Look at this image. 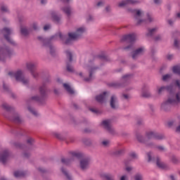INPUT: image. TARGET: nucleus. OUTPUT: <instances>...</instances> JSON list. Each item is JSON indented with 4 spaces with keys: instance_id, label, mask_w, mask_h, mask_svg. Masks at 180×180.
Here are the masks:
<instances>
[{
    "instance_id": "72a5a7b5",
    "label": "nucleus",
    "mask_w": 180,
    "mask_h": 180,
    "mask_svg": "<svg viewBox=\"0 0 180 180\" xmlns=\"http://www.w3.org/2000/svg\"><path fill=\"white\" fill-rule=\"evenodd\" d=\"M67 70L68 71H70V72H72V71H74V68H72V66H70V65H67Z\"/></svg>"
},
{
    "instance_id": "f8f14e48",
    "label": "nucleus",
    "mask_w": 180,
    "mask_h": 180,
    "mask_svg": "<svg viewBox=\"0 0 180 180\" xmlns=\"http://www.w3.org/2000/svg\"><path fill=\"white\" fill-rule=\"evenodd\" d=\"M9 158V153L8 150H4L1 153H0V162H3V164H5L6 161H8V159Z\"/></svg>"
},
{
    "instance_id": "603ef678",
    "label": "nucleus",
    "mask_w": 180,
    "mask_h": 180,
    "mask_svg": "<svg viewBox=\"0 0 180 180\" xmlns=\"http://www.w3.org/2000/svg\"><path fill=\"white\" fill-rule=\"evenodd\" d=\"M142 96L144 98H148V96H150V94H146V93H143Z\"/></svg>"
},
{
    "instance_id": "e433bc0d",
    "label": "nucleus",
    "mask_w": 180,
    "mask_h": 180,
    "mask_svg": "<svg viewBox=\"0 0 180 180\" xmlns=\"http://www.w3.org/2000/svg\"><path fill=\"white\" fill-rule=\"evenodd\" d=\"M169 127H171L172 126H174V124H175V121H169L168 123H167Z\"/></svg>"
},
{
    "instance_id": "0eeeda50",
    "label": "nucleus",
    "mask_w": 180,
    "mask_h": 180,
    "mask_svg": "<svg viewBox=\"0 0 180 180\" xmlns=\"http://www.w3.org/2000/svg\"><path fill=\"white\" fill-rule=\"evenodd\" d=\"M147 157H148V161L150 162L153 161V162L155 161L156 165L159 167V168H164V163H162L160 160V158H157L155 160L153 158V154L151 153H147Z\"/></svg>"
},
{
    "instance_id": "09e8293b",
    "label": "nucleus",
    "mask_w": 180,
    "mask_h": 180,
    "mask_svg": "<svg viewBox=\"0 0 180 180\" xmlns=\"http://www.w3.org/2000/svg\"><path fill=\"white\" fill-rule=\"evenodd\" d=\"M50 27H51L50 25H45L44 27V30H49V29H50Z\"/></svg>"
},
{
    "instance_id": "13d9d810",
    "label": "nucleus",
    "mask_w": 180,
    "mask_h": 180,
    "mask_svg": "<svg viewBox=\"0 0 180 180\" xmlns=\"http://www.w3.org/2000/svg\"><path fill=\"white\" fill-rule=\"evenodd\" d=\"M124 98H125V99H129V95L124 94Z\"/></svg>"
},
{
    "instance_id": "423d86ee",
    "label": "nucleus",
    "mask_w": 180,
    "mask_h": 180,
    "mask_svg": "<svg viewBox=\"0 0 180 180\" xmlns=\"http://www.w3.org/2000/svg\"><path fill=\"white\" fill-rule=\"evenodd\" d=\"M165 91L172 92V91H174V84H172L169 86H158L156 88V92L158 95H161V94L164 93Z\"/></svg>"
},
{
    "instance_id": "393cba45",
    "label": "nucleus",
    "mask_w": 180,
    "mask_h": 180,
    "mask_svg": "<svg viewBox=\"0 0 180 180\" xmlns=\"http://www.w3.org/2000/svg\"><path fill=\"white\" fill-rule=\"evenodd\" d=\"M62 172H63L68 180H72V176H71V174L68 173L67 171H65L64 169H62Z\"/></svg>"
},
{
    "instance_id": "de8ad7c7",
    "label": "nucleus",
    "mask_w": 180,
    "mask_h": 180,
    "mask_svg": "<svg viewBox=\"0 0 180 180\" xmlns=\"http://www.w3.org/2000/svg\"><path fill=\"white\" fill-rule=\"evenodd\" d=\"M110 9H111L110 6H107L105 7V12H110Z\"/></svg>"
},
{
    "instance_id": "6e6552de",
    "label": "nucleus",
    "mask_w": 180,
    "mask_h": 180,
    "mask_svg": "<svg viewBox=\"0 0 180 180\" xmlns=\"http://www.w3.org/2000/svg\"><path fill=\"white\" fill-rule=\"evenodd\" d=\"M147 139H155V140H162L164 135L157 134L154 131H149L146 134Z\"/></svg>"
},
{
    "instance_id": "ddd939ff",
    "label": "nucleus",
    "mask_w": 180,
    "mask_h": 180,
    "mask_svg": "<svg viewBox=\"0 0 180 180\" xmlns=\"http://www.w3.org/2000/svg\"><path fill=\"white\" fill-rule=\"evenodd\" d=\"M106 99H108V92H104L103 94L96 97V101H97V102H100L101 103L105 102Z\"/></svg>"
},
{
    "instance_id": "338daca9",
    "label": "nucleus",
    "mask_w": 180,
    "mask_h": 180,
    "mask_svg": "<svg viewBox=\"0 0 180 180\" xmlns=\"http://www.w3.org/2000/svg\"><path fill=\"white\" fill-rule=\"evenodd\" d=\"M172 162H176V159H173V160H172Z\"/></svg>"
},
{
    "instance_id": "bf43d9fd",
    "label": "nucleus",
    "mask_w": 180,
    "mask_h": 180,
    "mask_svg": "<svg viewBox=\"0 0 180 180\" xmlns=\"http://www.w3.org/2000/svg\"><path fill=\"white\" fill-rule=\"evenodd\" d=\"M54 20H56V22H58V17L55 16L53 17Z\"/></svg>"
},
{
    "instance_id": "a18cd8bd",
    "label": "nucleus",
    "mask_w": 180,
    "mask_h": 180,
    "mask_svg": "<svg viewBox=\"0 0 180 180\" xmlns=\"http://www.w3.org/2000/svg\"><path fill=\"white\" fill-rule=\"evenodd\" d=\"M137 140H139V141H141V143H143V136L139 135L137 136Z\"/></svg>"
},
{
    "instance_id": "2f4dec72",
    "label": "nucleus",
    "mask_w": 180,
    "mask_h": 180,
    "mask_svg": "<svg viewBox=\"0 0 180 180\" xmlns=\"http://www.w3.org/2000/svg\"><path fill=\"white\" fill-rule=\"evenodd\" d=\"M2 108L6 110H11V106H9L8 104H3Z\"/></svg>"
},
{
    "instance_id": "5fc2aeb1",
    "label": "nucleus",
    "mask_w": 180,
    "mask_h": 180,
    "mask_svg": "<svg viewBox=\"0 0 180 180\" xmlns=\"http://www.w3.org/2000/svg\"><path fill=\"white\" fill-rule=\"evenodd\" d=\"M168 23H169V25H173L174 20H169Z\"/></svg>"
},
{
    "instance_id": "9b49d317",
    "label": "nucleus",
    "mask_w": 180,
    "mask_h": 180,
    "mask_svg": "<svg viewBox=\"0 0 180 180\" xmlns=\"http://www.w3.org/2000/svg\"><path fill=\"white\" fill-rule=\"evenodd\" d=\"M26 65H27V70L30 71L34 78H36V77H37L38 75L37 72H36V70H34V68H36V65L33 63H27Z\"/></svg>"
},
{
    "instance_id": "864d4df0",
    "label": "nucleus",
    "mask_w": 180,
    "mask_h": 180,
    "mask_svg": "<svg viewBox=\"0 0 180 180\" xmlns=\"http://www.w3.org/2000/svg\"><path fill=\"white\" fill-rule=\"evenodd\" d=\"M132 168L131 167H128L126 168V171H127L128 172H130V171H131Z\"/></svg>"
},
{
    "instance_id": "aec40b11",
    "label": "nucleus",
    "mask_w": 180,
    "mask_h": 180,
    "mask_svg": "<svg viewBox=\"0 0 180 180\" xmlns=\"http://www.w3.org/2000/svg\"><path fill=\"white\" fill-rule=\"evenodd\" d=\"M134 0H125V1H122L121 2H120L118 4V6L120 8H123V6H125V5H127V4H134Z\"/></svg>"
},
{
    "instance_id": "8fccbe9b",
    "label": "nucleus",
    "mask_w": 180,
    "mask_h": 180,
    "mask_svg": "<svg viewBox=\"0 0 180 180\" xmlns=\"http://www.w3.org/2000/svg\"><path fill=\"white\" fill-rule=\"evenodd\" d=\"M179 44V41H178V39H175L174 40V46L176 47H178V44Z\"/></svg>"
},
{
    "instance_id": "58836bf2",
    "label": "nucleus",
    "mask_w": 180,
    "mask_h": 180,
    "mask_svg": "<svg viewBox=\"0 0 180 180\" xmlns=\"http://www.w3.org/2000/svg\"><path fill=\"white\" fill-rule=\"evenodd\" d=\"M33 141H34L33 139H32V138H30V139H28L27 140V143L28 144H32V143H33Z\"/></svg>"
},
{
    "instance_id": "3c124183",
    "label": "nucleus",
    "mask_w": 180,
    "mask_h": 180,
    "mask_svg": "<svg viewBox=\"0 0 180 180\" xmlns=\"http://www.w3.org/2000/svg\"><path fill=\"white\" fill-rule=\"evenodd\" d=\"M29 110L31 111L32 115H34L35 116H36V115H37V112L34 110H30V108Z\"/></svg>"
},
{
    "instance_id": "6ab92c4d",
    "label": "nucleus",
    "mask_w": 180,
    "mask_h": 180,
    "mask_svg": "<svg viewBox=\"0 0 180 180\" xmlns=\"http://www.w3.org/2000/svg\"><path fill=\"white\" fill-rule=\"evenodd\" d=\"M10 120L15 122V123H20L22 122V118L20 117V115H19V113H15L13 117L10 118Z\"/></svg>"
},
{
    "instance_id": "a878e982",
    "label": "nucleus",
    "mask_w": 180,
    "mask_h": 180,
    "mask_svg": "<svg viewBox=\"0 0 180 180\" xmlns=\"http://www.w3.org/2000/svg\"><path fill=\"white\" fill-rule=\"evenodd\" d=\"M14 176H15V178H20V176H23V172L19 171L15 172Z\"/></svg>"
},
{
    "instance_id": "dca6fc26",
    "label": "nucleus",
    "mask_w": 180,
    "mask_h": 180,
    "mask_svg": "<svg viewBox=\"0 0 180 180\" xmlns=\"http://www.w3.org/2000/svg\"><path fill=\"white\" fill-rule=\"evenodd\" d=\"M62 11H63L64 13H65L67 16H70V15L74 13V10L70 6H65L62 8Z\"/></svg>"
},
{
    "instance_id": "2eb2a0df",
    "label": "nucleus",
    "mask_w": 180,
    "mask_h": 180,
    "mask_svg": "<svg viewBox=\"0 0 180 180\" xmlns=\"http://www.w3.org/2000/svg\"><path fill=\"white\" fill-rule=\"evenodd\" d=\"M145 49L143 47L139 48L136 49L132 54V58H136V57H139V56H141L143 53H144Z\"/></svg>"
},
{
    "instance_id": "c756f323",
    "label": "nucleus",
    "mask_w": 180,
    "mask_h": 180,
    "mask_svg": "<svg viewBox=\"0 0 180 180\" xmlns=\"http://www.w3.org/2000/svg\"><path fill=\"white\" fill-rule=\"evenodd\" d=\"M65 53L68 58H69V61H72L71 52L70 51H67Z\"/></svg>"
},
{
    "instance_id": "37998d69",
    "label": "nucleus",
    "mask_w": 180,
    "mask_h": 180,
    "mask_svg": "<svg viewBox=\"0 0 180 180\" xmlns=\"http://www.w3.org/2000/svg\"><path fill=\"white\" fill-rule=\"evenodd\" d=\"M32 28L34 29V30H37V23L34 22L32 24Z\"/></svg>"
},
{
    "instance_id": "7c9ffc66",
    "label": "nucleus",
    "mask_w": 180,
    "mask_h": 180,
    "mask_svg": "<svg viewBox=\"0 0 180 180\" xmlns=\"http://www.w3.org/2000/svg\"><path fill=\"white\" fill-rule=\"evenodd\" d=\"M171 78V75H165L162 77V79L163 81H168V79H169Z\"/></svg>"
},
{
    "instance_id": "9d476101",
    "label": "nucleus",
    "mask_w": 180,
    "mask_h": 180,
    "mask_svg": "<svg viewBox=\"0 0 180 180\" xmlns=\"http://www.w3.org/2000/svg\"><path fill=\"white\" fill-rule=\"evenodd\" d=\"M9 56H11V52H9V50L6 49H0V60L1 61H5V59L8 58Z\"/></svg>"
},
{
    "instance_id": "f03ea898",
    "label": "nucleus",
    "mask_w": 180,
    "mask_h": 180,
    "mask_svg": "<svg viewBox=\"0 0 180 180\" xmlns=\"http://www.w3.org/2000/svg\"><path fill=\"white\" fill-rule=\"evenodd\" d=\"M178 103H180L179 93L176 96H170L167 99L165 100L160 105V109L167 112L171 109L172 105H178Z\"/></svg>"
},
{
    "instance_id": "69168bd1",
    "label": "nucleus",
    "mask_w": 180,
    "mask_h": 180,
    "mask_svg": "<svg viewBox=\"0 0 180 180\" xmlns=\"http://www.w3.org/2000/svg\"><path fill=\"white\" fill-rule=\"evenodd\" d=\"M89 18H89V20H92V19H94V17H92V16H91V15L89 16Z\"/></svg>"
},
{
    "instance_id": "bb28decb",
    "label": "nucleus",
    "mask_w": 180,
    "mask_h": 180,
    "mask_svg": "<svg viewBox=\"0 0 180 180\" xmlns=\"http://www.w3.org/2000/svg\"><path fill=\"white\" fill-rule=\"evenodd\" d=\"M29 33V31L25 27L21 28V34H23V36H26Z\"/></svg>"
},
{
    "instance_id": "39448f33",
    "label": "nucleus",
    "mask_w": 180,
    "mask_h": 180,
    "mask_svg": "<svg viewBox=\"0 0 180 180\" xmlns=\"http://www.w3.org/2000/svg\"><path fill=\"white\" fill-rule=\"evenodd\" d=\"M9 75L11 77H15L17 81H20L22 82V84H27V82H29V80L25 79V78H23V75L20 70H18L16 72H9Z\"/></svg>"
},
{
    "instance_id": "412c9836",
    "label": "nucleus",
    "mask_w": 180,
    "mask_h": 180,
    "mask_svg": "<svg viewBox=\"0 0 180 180\" xmlns=\"http://www.w3.org/2000/svg\"><path fill=\"white\" fill-rule=\"evenodd\" d=\"M101 126H103V127H104V129L109 130L110 129V120L103 121L101 123Z\"/></svg>"
},
{
    "instance_id": "473e14b6",
    "label": "nucleus",
    "mask_w": 180,
    "mask_h": 180,
    "mask_svg": "<svg viewBox=\"0 0 180 180\" xmlns=\"http://www.w3.org/2000/svg\"><path fill=\"white\" fill-rule=\"evenodd\" d=\"M103 5H105V1H100L97 3V6L98 8H101V6H103Z\"/></svg>"
},
{
    "instance_id": "cd10ccee",
    "label": "nucleus",
    "mask_w": 180,
    "mask_h": 180,
    "mask_svg": "<svg viewBox=\"0 0 180 180\" xmlns=\"http://www.w3.org/2000/svg\"><path fill=\"white\" fill-rule=\"evenodd\" d=\"M101 144L104 146V147H108V146H109L110 144V141H109V140H104L101 142Z\"/></svg>"
},
{
    "instance_id": "1a4fd4ad",
    "label": "nucleus",
    "mask_w": 180,
    "mask_h": 180,
    "mask_svg": "<svg viewBox=\"0 0 180 180\" xmlns=\"http://www.w3.org/2000/svg\"><path fill=\"white\" fill-rule=\"evenodd\" d=\"M3 33L4 34L5 39L8 41V43H11V44H15V41L12 39L11 37H9V34L12 33V30L9 28H4L3 30Z\"/></svg>"
},
{
    "instance_id": "f257e3e1",
    "label": "nucleus",
    "mask_w": 180,
    "mask_h": 180,
    "mask_svg": "<svg viewBox=\"0 0 180 180\" xmlns=\"http://www.w3.org/2000/svg\"><path fill=\"white\" fill-rule=\"evenodd\" d=\"M85 32H86V28H85V27H79L77 28L75 32L68 33V39H67L65 35L61 34V33H58L56 36L52 37L51 39V40H60V41H63L65 43V44H71L72 41L81 39V36H82Z\"/></svg>"
},
{
    "instance_id": "4c0bfd02",
    "label": "nucleus",
    "mask_w": 180,
    "mask_h": 180,
    "mask_svg": "<svg viewBox=\"0 0 180 180\" xmlns=\"http://www.w3.org/2000/svg\"><path fill=\"white\" fill-rule=\"evenodd\" d=\"M129 78H130V75H129L123 76L122 81H126V79H129Z\"/></svg>"
},
{
    "instance_id": "5701e85b",
    "label": "nucleus",
    "mask_w": 180,
    "mask_h": 180,
    "mask_svg": "<svg viewBox=\"0 0 180 180\" xmlns=\"http://www.w3.org/2000/svg\"><path fill=\"white\" fill-rule=\"evenodd\" d=\"M158 30V27H153V28L148 30L147 36H153L154 34V33H155V32H157Z\"/></svg>"
},
{
    "instance_id": "f704fd0d",
    "label": "nucleus",
    "mask_w": 180,
    "mask_h": 180,
    "mask_svg": "<svg viewBox=\"0 0 180 180\" xmlns=\"http://www.w3.org/2000/svg\"><path fill=\"white\" fill-rule=\"evenodd\" d=\"M39 92L41 94V95H43V94L46 92V88H44V86L40 87Z\"/></svg>"
},
{
    "instance_id": "6e6d98bb",
    "label": "nucleus",
    "mask_w": 180,
    "mask_h": 180,
    "mask_svg": "<svg viewBox=\"0 0 180 180\" xmlns=\"http://www.w3.org/2000/svg\"><path fill=\"white\" fill-rule=\"evenodd\" d=\"M32 99H33V101H39V97L34 96V97H32Z\"/></svg>"
},
{
    "instance_id": "4468645a",
    "label": "nucleus",
    "mask_w": 180,
    "mask_h": 180,
    "mask_svg": "<svg viewBox=\"0 0 180 180\" xmlns=\"http://www.w3.org/2000/svg\"><path fill=\"white\" fill-rule=\"evenodd\" d=\"M80 168L83 171L89 167V160L88 159H82L80 160Z\"/></svg>"
},
{
    "instance_id": "4be33fe9",
    "label": "nucleus",
    "mask_w": 180,
    "mask_h": 180,
    "mask_svg": "<svg viewBox=\"0 0 180 180\" xmlns=\"http://www.w3.org/2000/svg\"><path fill=\"white\" fill-rule=\"evenodd\" d=\"M63 86L65 89H66V91L68 92V94H74V89H72V88H71L70 85L67 84H63Z\"/></svg>"
},
{
    "instance_id": "f3484780",
    "label": "nucleus",
    "mask_w": 180,
    "mask_h": 180,
    "mask_svg": "<svg viewBox=\"0 0 180 180\" xmlns=\"http://www.w3.org/2000/svg\"><path fill=\"white\" fill-rule=\"evenodd\" d=\"M110 106L112 109H117L118 108L117 98L115 96L111 97Z\"/></svg>"
},
{
    "instance_id": "7ed1b4c3",
    "label": "nucleus",
    "mask_w": 180,
    "mask_h": 180,
    "mask_svg": "<svg viewBox=\"0 0 180 180\" xmlns=\"http://www.w3.org/2000/svg\"><path fill=\"white\" fill-rule=\"evenodd\" d=\"M131 12L135 15L137 25H147V23H151L153 20V17L148 14L145 20L141 19L144 15V12L141 10H132Z\"/></svg>"
},
{
    "instance_id": "a211bd4d",
    "label": "nucleus",
    "mask_w": 180,
    "mask_h": 180,
    "mask_svg": "<svg viewBox=\"0 0 180 180\" xmlns=\"http://www.w3.org/2000/svg\"><path fill=\"white\" fill-rule=\"evenodd\" d=\"M122 40H125L126 41H134L136 40V34H131L126 35L123 37Z\"/></svg>"
},
{
    "instance_id": "052dcab7",
    "label": "nucleus",
    "mask_w": 180,
    "mask_h": 180,
    "mask_svg": "<svg viewBox=\"0 0 180 180\" xmlns=\"http://www.w3.org/2000/svg\"><path fill=\"white\" fill-rule=\"evenodd\" d=\"M170 179L171 180H175V176H170Z\"/></svg>"
},
{
    "instance_id": "a19ab883",
    "label": "nucleus",
    "mask_w": 180,
    "mask_h": 180,
    "mask_svg": "<svg viewBox=\"0 0 180 180\" xmlns=\"http://www.w3.org/2000/svg\"><path fill=\"white\" fill-rule=\"evenodd\" d=\"M130 157H131V158H136L137 155L135 153H132L130 154Z\"/></svg>"
},
{
    "instance_id": "ea45409f",
    "label": "nucleus",
    "mask_w": 180,
    "mask_h": 180,
    "mask_svg": "<svg viewBox=\"0 0 180 180\" xmlns=\"http://www.w3.org/2000/svg\"><path fill=\"white\" fill-rule=\"evenodd\" d=\"M120 180H129V177H127L126 175H124L121 176Z\"/></svg>"
},
{
    "instance_id": "774afa93",
    "label": "nucleus",
    "mask_w": 180,
    "mask_h": 180,
    "mask_svg": "<svg viewBox=\"0 0 180 180\" xmlns=\"http://www.w3.org/2000/svg\"><path fill=\"white\" fill-rule=\"evenodd\" d=\"M91 112H96V110H94V109H91Z\"/></svg>"
},
{
    "instance_id": "49530a36",
    "label": "nucleus",
    "mask_w": 180,
    "mask_h": 180,
    "mask_svg": "<svg viewBox=\"0 0 180 180\" xmlns=\"http://www.w3.org/2000/svg\"><path fill=\"white\" fill-rule=\"evenodd\" d=\"M105 179H107V180H112V177H111L110 175H108V174H105Z\"/></svg>"
},
{
    "instance_id": "e2e57ef3",
    "label": "nucleus",
    "mask_w": 180,
    "mask_h": 180,
    "mask_svg": "<svg viewBox=\"0 0 180 180\" xmlns=\"http://www.w3.org/2000/svg\"><path fill=\"white\" fill-rule=\"evenodd\" d=\"M158 149L160 150H164V148L162 146H159Z\"/></svg>"
},
{
    "instance_id": "4d7b16f0",
    "label": "nucleus",
    "mask_w": 180,
    "mask_h": 180,
    "mask_svg": "<svg viewBox=\"0 0 180 180\" xmlns=\"http://www.w3.org/2000/svg\"><path fill=\"white\" fill-rule=\"evenodd\" d=\"M155 4H160L161 2V0H154Z\"/></svg>"
},
{
    "instance_id": "c9c22d12",
    "label": "nucleus",
    "mask_w": 180,
    "mask_h": 180,
    "mask_svg": "<svg viewBox=\"0 0 180 180\" xmlns=\"http://www.w3.org/2000/svg\"><path fill=\"white\" fill-rule=\"evenodd\" d=\"M1 11L3 12H8V6H1Z\"/></svg>"
},
{
    "instance_id": "c03bdc74",
    "label": "nucleus",
    "mask_w": 180,
    "mask_h": 180,
    "mask_svg": "<svg viewBox=\"0 0 180 180\" xmlns=\"http://www.w3.org/2000/svg\"><path fill=\"white\" fill-rule=\"evenodd\" d=\"M167 60H172L174 58V55H167Z\"/></svg>"
},
{
    "instance_id": "c85d7f7f",
    "label": "nucleus",
    "mask_w": 180,
    "mask_h": 180,
    "mask_svg": "<svg viewBox=\"0 0 180 180\" xmlns=\"http://www.w3.org/2000/svg\"><path fill=\"white\" fill-rule=\"evenodd\" d=\"M134 180H143V176L140 174H136L134 176Z\"/></svg>"
},
{
    "instance_id": "79ce46f5",
    "label": "nucleus",
    "mask_w": 180,
    "mask_h": 180,
    "mask_svg": "<svg viewBox=\"0 0 180 180\" xmlns=\"http://www.w3.org/2000/svg\"><path fill=\"white\" fill-rule=\"evenodd\" d=\"M61 161H62V162L63 163V164H68V159H65V158H63L62 160H61Z\"/></svg>"
},
{
    "instance_id": "680f3d73",
    "label": "nucleus",
    "mask_w": 180,
    "mask_h": 180,
    "mask_svg": "<svg viewBox=\"0 0 180 180\" xmlns=\"http://www.w3.org/2000/svg\"><path fill=\"white\" fill-rule=\"evenodd\" d=\"M56 136L57 137V139H61L60 137V134H56Z\"/></svg>"
},
{
    "instance_id": "b1692460",
    "label": "nucleus",
    "mask_w": 180,
    "mask_h": 180,
    "mask_svg": "<svg viewBox=\"0 0 180 180\" xmlns=\"http://www.w3.org/2000/svg\"><path fill=\"white\" fill-rule=\"evenodd\" d=\"M176 88L180 89V81L179 80H176L173 83V91H174V89H176Z\"/></svg>"
},
{
    "instance_id": "20e7f679",
    "label": "nucleus",
    "mask_w": 180,
    "mask_h": 180,
    "mask_svg": "<svg viewBox=\"0 0 180 180\" xmlns=\"http://www.w3.org/2000/svg\"><path fill=\"white\" fill-rule=\"evenodd\" d=\"M95 70H96V68L92 66H86L84 68V72H79V77H82V78H84L85 81H92V79H94V74H95Z\"/></svg>"
},
{
    "instance_id": "0e129e2a",
    "label": "nucleus",
    "mask_w": 180,
    "mask_h": 180,
    "mask_svg": "<svg viewBox=\"0 0 180 180\" xmlns=\"http://www.w3.org/2000/svg\"><path fill=\"white\" fill-rule=\"evenodd\" d=\"M176 18H178L179 19H180V13H178L176 14Z\"/></svg>"
}]
</instances>
